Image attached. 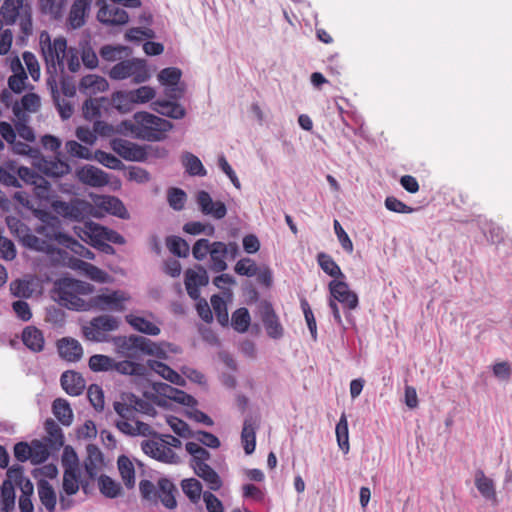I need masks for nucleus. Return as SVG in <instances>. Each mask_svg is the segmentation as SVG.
Here are the masks:
<instances>
[{
	"mask_svg": "<svg viewBox=\"0 0 512 512\" xmlns=\"http://www.w3.org/2000/svg\"><path fill=\"white\" fill-rule=\"evenodd\" d=\"M92 291L93 286L89 283L75 279H63L58 284V302L70 310L88 311L89 300H85L84 297L90 295Z\"/></svg>",
	"mask_w": 512,
	"mask_h": 512,
	"instance_id": "nucleus-1",
	"label": "nucleus"
},
{
	"mask_svg": "<svg viewBox=\"0 0 512 512\" xmlns=\"http://www.w3.org/2000/svg\"><path fill=\"white\" fill-rule=\"evenodd\" d=\"M0 14L3 23L13 25L18 22L20 34L18 41L24 43L33 33L32 11L28 4H24V0H4Z\"/></svg>",
	"mask_w": 512,
	"mask_h": 512,
	"instance_id": "nucleus-2",
	"label": "nucleus"
},
{
	"mask_svg": "<svg viewBox=\"0 0 512 512\" xmlns=\"http://www.w3.org/2000/svg\"><path fill=\"white\" fill-rule=\"evenodd\" d=\"M173 124L161 117L148 112H137L134 115L132 131L138 138L147 141H161L166 133L172 130Z\"/></svg>",
	"mask_w": 512,
	"mask_h": 512,
	"instance_id": "nucleus-3",
	"label": "nucleus"
},
{
	"mask_svg": "<svg viewBox=\"0 0 512 512\" xmlns=\"http://www.w3.org/2000/svg\"><path fill=\"white\" fill-rule=\"evenodd\" d=\"M41 53L49 74L63 73L65 69V56L67 41L64 37H57L53 41L47 31H42L39 37Z\"/></svg>",
	"mask_w": 512,
	"mask_h": 512,
	"instance_id": "nucleus-4",
	"label": "nucleus"
},
{
	"mask_svg": "<svg viewBox=\"0 0 512 512\" xmlns=\"http://www.w3.org/2000/svg\"><path fill=\"white\" fill-rule=\"evenodd\" d=\"M40 224L36 226L35 232L41 236L40 241L46 242L48 249L38 250L52 254L55 251V244L61 245L68 234L63 232L62 221L49 212L40 211L39 216Z\"/></svg>",
	"mask_w": 512,
	"mask_h": 512,
	"instance_id": "nucleus-5",
	"label": "nucleus"
},
{
	"mask_svg": "<svg viewBox=\"0 0 512 512\" xmlns=\"http://www.w3.org/2000/svg\"><path fill=\"white\" fill-rule=\"evenodd\" d=\"M109 77L113 80L131 78L133 83L140 84L150 78V73L145 60L133 58L115 64L109 71Z\"/></svg>",
	"mask_w": 512,
	"mask_h": 512,
	"instance_id": "nucleus-6",
	"label": "nucleus"
},
{
	"mask_svg": "<svg viewBox=\"0 0 512 512\" xmlns=\"http://www.w3.org/2000/svg\"><path fill=\"white\" fill-rule=\"evenodd\" d=\"M118 326L119 322L116 317L101 315L94 317L87 325L83 326L82 331L86 339L104 342L107 340V333L115 331Z\"/></svg>",
	"mask_w": 512,
	"mask_h": 512,
	"instance_id": "nucleus-7",
	"label": "nucleus"
},
{
	"mask_svg": "<svg viewBox=\"0 0 512 512\" xmlns=\"http://www.w3.org/2000/svg\"><path fill=\"white\" fill-rule=\"evenodd\" d=\"M127 300V294L120 290L102 292L89 299V310L122 312Z\"/></svg>",
	"mask_w": 512,
	"mask_h": 512,
	"instance_id": "nucleus-8",
	"label": "nucleus"
},
{
	"mask_svg": "<svg viewBox=\"0 0 512 512\" xmlns=\"http://www.w3.org/2000/svg\"><path fill=\"white\" fill-rule=\"evenodd\" d=\"M51 207L58 215L74 221H82L91 209L89 203L78 198H74L70 202L55 200Z\"/></svg>",
	"mask_w": 512,
	"mask_h": 512,
	"instance_id": "nucleus-9",
	"label": "nucleus"
},
{
	"mask_svg": "<svg viewBox=\"0 0 512 512\" xmlns=\"http://www.w3.org/2000/svg\"><path fill=\"white\" fill-rule=\"evenodd\" d=\"M141 447L146 455L157 461L170 464L178 462V456L165 444L162 436L144 440Z\"/></svg>",
	"mask_w": 512,
	"mask_h": 512,
	"instance_id": "nucleus-10",
	"label": "nucleus"
},
{
	"mask_svg": "<svg viewBox=\"0 0 512 512\" xmlns=\"http://www.w3.org/2000/svg\"><path fill=\"white\" fill-rule=\"evenodd\" d=\"M9 229L19 238L22 244L33 250H47L48 245L39 240V236L30 233L29 228L21 220L11 218L7 221Z\"/></svg>",
	"mask_w": 512,
	"mask_h": 512,
	"instance_id": "nucleus-11",
	"label": "nucleus"
},
{
	"mask_svg": "<svg viewBox=\"0 0 512 512\" xmlns=\"http://www.w3.org/2000/svg\"><path fill=\"white\" fill-rule=\"evenodd\" d=\"M116 352L126 358H137L139 352L143 353L145 337L138 335L117 336L113 338Z\"/></svg>",
	"mask_w": 512,
	"mask_h": 512,
	"instance_id": "nucleus-12",
	"label": "nucleus"
},
{
	"mask_svg": "<svg viewBox=\"0 0 512 512\" xmlns=\"http://www.w3.org/2000/svg\"><path fill=\"white\" fill-rule=\"evenodd\" d=\"M98 5H101L97 13V19L110 26L124 25L128 22V13L117 6L108 5L104 0H98Z\"/></svg>",
	"mask_w": 512,
	"mask_h": 512,
	"instance_id": "nucleus-13",
	"label": "nucleus"
},
{
	"mask_svg": "<svg viewBox=\"0 0 512 512\" xmlns=\"http://www.w3.org/2000/svg\"><path fill=\"white\" fill-rule=\"evenodd\" d=\"M329 290L331 296L345 309L354 310L358 306V296L350 290L346 282L333 280L329 283Z\"/></svg>",
	"mask_w": 512,
	"mask_h": 512,
	"instance_id": "nucleus-14",
	"label": "nucleus"
},
{
	"mask_svg": "<svg viewBox=\"0 0 512 512\" xmlns=\"http://www.w3.org/2000/svg\"><path fill=\"white\" fill-rule=\"evenodd\" d=\"M196 202L204 215L211 216L214 219H223L227 214L226 205L222 201H213L207 191H198L196 194Z\"/></svg>",
	"mask_w": 512,
	"mask_h": 512,
	"instance_id": "nucleus-15",
	"label": "nucleus"
},
{
	"mask_svg": "<svg viewBox=\"0 0 512 512\" xmlns=\"http://www.w3.org/2000/svg\"><path fill=\"white\" fill-rule=\"evenodd\" d=\"M112 150L128 161H144L147 153L145 149L125 139H114L111 142Z\"/></svg>",
	"mask_w": 512,
	"mask_h": 512,
	"instance_id": "nucleus-16",
	"label": "nucleus"
},
{
	"mask_svg": "<svg viewBox=\"0 0 512 512\" xmlns=\"http://www.w3.org/2000/svg\"><path fill=\"white\" fill-rule=\"evenodd\" d=\"M78 180L91 187H103L109 183L106 172L93 165H85L76 170Z\"/></svg>",
	"mask_w": 512,
	"mask_h": 512,
	"instance_id": "nucleus-17",
	"label": "nucleus"
},
{
	"mask_svg": "<svg viewBox=\"0 0 512 512\" xmlns=\"http://www.w3.org/2000/svg\"><path fill=\"white\" fill-rule=\"evenodd\" d=\"M57 253L61 257L63 265L76 271H82L92 279H99V276L103 273L102 270L96 266L74 256H70L65 250L58 249Z\"/></svg>",
	"mask_w": 512,
	"mask_h": 512,
	"instance_id": "nucleus-18",
	"label": "nucleus"
},
{
	"mask_svg": "<svg viewBox=\"0 0 512 512\" xmlns=\"http://www.w3.org/2000/svg\"><path fill=\"white\" fill-rule=\"evenodd\" d=\"M208 283V276L204 269H200V271H195L189 269L185 273V287L188 295L193 300H198L200 298V290L201 286H205Z\"/></svg>",
	"mask_w": 512,
	"mask_h": 512,
	"instance_id": "nucleus-19",
	"label": "nucleus"
},
{
	"mask_svg": "<svg viewBox=\"0 0 512 512\" xmlns=\"http://www.w3.org/2000/svg\"><path fill=\"white\" fill-rule=\"evenodd\" d=\"M21 340L25 347L34 353L44 350L45 338L43 332L36 326H26L22 331Z\"/></svg>",
	"mask_w": 512,
	"mask_h": 512,
	"instance_id": "nucleus-20",
	"label": "nucleus"
},
{
	"mask_svg": "<svg viewBox=\"0 0 512 512\" xmlns=\"http://www.w3.org/2000/svg\"><path fill=\"white\" fill-rule=\"evenodd\" d=\"M92 2L93 0H74L67 19L71 28L77 29L85 24Z\"/></svg>",
	"mask_w": 512,
	"mask_h": 512,
	"instance_id": "nucleus-21",
	"label": "nucleus"
},
{
	"mask_svg": "<svg viewBox=\"0 0 512 512\" xmlns=\"http://www.w3.org/2000/svg\"><path fill=\"white\" fill-rule=\"evenodd\" d=\"M82 233H91L92 235L99 237L100 239H104L107 242H111L114 244L123 245L126 242L125 238L118 232L103 227L94 222H86L82 229Z\"/></svg>",
	"mask_w": 512,
	"mask_h": 512,
	"instance_id": "nucleus-22",
	"label": "nucleus"
},
{
	"mask_svg": "<svg viewBox=\"0 0 512 512\" xmlns=\"http://www.w3.org/2000/svg\"><path fill=\"white\" fill-rule=\"evenodd\" d=\"M59 355L69 361L76 362L82 358L83 348L81 344L73 338H62L57 342Z\"/></svg>",
	"mask_w": 512,
	"mask_h": 512,
	"instance_id": "nucleus-23",
	"label": "nucleus"
},
{
	"mask_svg": "<svg viewBox=\"0 0 512 512\" xmlns=\"http://www.w3.org/2000/svg\"><path fill=\"white\" fill-rule=\"evenodd\" d=\"M64 391L71 396H79L85 389V380L75 371H65L60 378Z\"/></svg>",
	"mask_w": 512,
	"mask_h": 512,
	"instance_id": "nucleus-24",
	"label": "nucleus"
},
{
	"mask_svg": "<svg viewBox=\"0 0 512 512\" xmlns=\"http://www.w3.org/2000/svg\"><path fill=\"white\" fill-rule=\"evenodd\" d=\"M95 204L99 208L105 210L106 212L114 216H117L122 219L129 218V213L126 207L124 206L123 202L117 197L109 195L99 196L96 199Z\"/></svg>",
	"mask_w": 512,
	"mask_h": 512,
	"instance_id": "nucleus-25",
	"label": "nucleus"
},
{
	"mask_svg": "<svg viewBox=\"0 0 512 512\" xmlns=\"http://www.w3.org/2000/svg\"><path fill=\"white\" fill-rule=\"evenodd\" d=\"M152 109L158 114L172 119H183L186 116L185 108L170 100H156L152 103Z\"/></svg>",
	"mask_w": 512,
	"mask_h": 512,
	"instance_id": "nucleus-26",
	"label": "nucleus"
},
{
	"mask_svg": "<svg viewBox=\"0 0 512 512\" xmlns=\"http://www.w3.org/2000/svg\"><path fill=\"white\" fill-rule=\"evenodd\" d=\"M257 421L253 417L244 420L241 432V442L246 454H252L256 448Z\"/></svg>",
	"mask_w": 512,
	"mask_h": 512,
	"instance_id": "nucleus-27",
	"label": "nucleus"
},
{
	"mask_svg": "<svg viewBox=\"0 0 512 512\" xmlns=\"http://www.w3.org/2000/svg\"><path fill=\"white\" fill-rule=\"evenodd\" d=\"M147 364L152 371L160 375L165 380L171 382L172 384L177 386L186 385L185 379L165 363L157 360H149Z\"/></svg>",
	"mask_w": 512,
	"mask_h": 512,
	"instance_id": "nucleus-28",
	"label": "nucleus"
},
{
	"mask_svg": "<svg viewBox=\"0 0 512 512\" xmlns=\"http://www.w3.org/2000/svg\"><path fill=\"white\" fill-rule=\"evenodd\" d=\"M39 169L46 176L62 177L70 172L71 167L66 161L54 158L49 160L42 159L39 163Z\"/></svg>",
	"mask_w": 512,
	"mask_h": 512,
	"instance_id": "nucleus-29",
	"label": "nucleus"
},
{
	"mask_svg": "<svg viewBox=\"0 0 512 512\" xmlns=\"http://www.w3.org/2000/svg\"><path fill=\"white\" fill-rule=\"evenodd\" d=\"M262 322L267 334L274 339H278L283 335V327L270 304L265 306L262 315Z\"/></svg>",
	"mask_w": 512,
	"mask_h": 512,
	"instance_id": "nucleus-30",
	"label": "nucleus"
},
{
	"mask_svg": "<svg viewBox=\"0 0 512 512\" xmlns=\"http://www.w3.org/2000/svg\"><path fill=\"white\" fill-rule=\"evenodd\" d=\"M210 268L214 272H223L227 269L226 260L228 256L226 254L225 243L221 241H215L212 243V249L210 251Z\"/></svg>",
	"mask_w": 512,
	"mask_h": 512,
	"instance_id": "nucleus-31",
	"label": "nucleus"
},
{
	"mask_svg": "<svg viewBox=\"0 0 512 512\" xmlns=\"http://www.w3.org/2000/svg\"><path fill=\"white\" fill-rule=\"evenodd\" d=\"M38 497L41 504L48 512H54L57 503V497L52 485L45 479L37 482Z\"/></svg>",
	"mask_w": 512,
	"mask_h": 512,
	"instance_id": "nucleus-32",
	"label": "nucleus"
},
{
	"mask_svg": "<svg viewBox=\"0 0 512 512\" xmlns=\"http://www.w3.org/2000/svg\"><path fill=\"white\" fill-rule=\"evenodd\" d=\"M175 492L176 487L170 480L161 478L158 481L157 499L168 509H173L177 505Z\"/></svg>",
	"mask_w": 512,
	"mask_h": 512,
	"instance_id": "nucleus-33",
	"label": "nucleus"
},
{
	"mask_svg": "<svg viewBox=\"0 0 512 512\" xmlns=\"http://www.w3.org/2000/svg\"><path fill=\"white\" fill-rule=\"evenodd\" d=\"M13 75L8 78V86L14 93H21L25 88L26 72L18 58L12 61Z\"/></svg>",
	"mask_w": 512,
	"mask_h": 512,
	"instance_id": "nucleus-34",
	"label": "nucleus"
},
{
	"mask_svg": "<svg viewBox=\"0 0 512 512\" xmlns=\"http://www.w3.org/2000/svg\"><path fill=\"white\" fill-rule=\"evenodd\" d=\"M52 412L63 426H70L73 422V411L67 400L57 398L53 401Z\"/></svg>",
	"mask_w": 512,
	"mask_h": 512,
	"instance_id": "nucleus-35",
	"label": "nucleus"
},
{
	"mask_svg": "<svg viewBox=\"0 0 512 512\" xmlns=\"http://www.w3.org/2000/svg\"><path fill=\"white\" fill-rule=\"evenodd\" d=\"M125 319L127 323H129L135 330L141 333L151 336H156L160 333V328L155 323L145 319L144 317L130 314L127 315Z\"/></svg>",
	"mask_w": 512,
	"mask_h": 512,
	"instance_id": "nucleus-36",
	"label": "nucleus"
},
{
	"mask_svg": "<svg viewBox=\"0 0 512 512\" xmlns=\"http://www.w3.org/2000/svg\"><path fill=\"white\" fill-rule=\"evenodd\" d=\"M80 90L87 94H94L105 91L108 87L107 81L97 75H86L80 81Z\"/></svg>",
	"mask_w": 512,
	"mask_h": 512,
	"instance_id": "nucleus-37",
	"label": "nucleus"
},
{
	"mask_svg": "<svg viewBox=\"0 0 512 512\" xmlns=\"http://www.w3.org/2000/svg\"><path fill=\"white\" fill-rule=\"evenodd\" d=\"M122 480L128 488L135 485V469L132 461L127 456H120L117 461Z\"/></svg>",
	"mask_w": 512,
	"mask_h": 512,
	"instance_id": "nucleus-38",
	"label": "nucleus"
},
{
	"mask_svg": "<svg viewBox=\"0 0 512 512\" xmlns=\"http://www.w3.org/2000/svg\"><path fill=\"white\" fill-rule=\"evenodd\" d=\"M182 163L186 172L191 176H205L207 174L200 159L192 153H185L182 156Z\"/></svg>",
	"mask_w": 512,
	"mask_h": 512,
	"instance_id": "nucleus-39",
	"label": "nucleus"
},
{
	"mask_svg": "<svg viewBox=\"0 0 512 512\" xmlns=\"http://www.w3.org/2000/svg\"><path fill=\"white\" fill-rule=\"evenodd\" d=\"M336 438L338 442L339 448L344 452L348 453L349 451V431H348V421L345 413H342L339 422L336 425Z\"/></svg>",
	"mask_w": 512,
	"mask_h": 512,
	"instance_id": "nucleus-40",
	"label": "nucleus"
},
{
	"mask_svg": "<svg viewBox=\"0 0 512 512\" xmlns=\"http://www.w3.org/2000/svg\"><path fill=\"white\" fill-rule=\"evenodd\" d=\"M156 95L154 88L141 86L135 90L128 91L124 97H128L134 104H143L151 101Z\"/></svg>",
	"mask_w": 512,
	"mask_h": 512,
	"instance_id": "nucleus-41",
	"label": "nucleus"
},
{
	"mask_svg": "<svg viewBox=\"0 0 512 512\" xmlns=\"http://www.w3.org/2000/svg\"><path fill=\"white\" fill-rule=\"evenodd\" d=\"M317 261L321 269L329 276L335 278L343 277L340 267L330 255L321 252L317 256Z\"/></svg>",
	"mask_w": 512,
	"mask_h": 512,
	"instance_id": "nucleus-42",
	"label": "nucleus"
},
{
	"mask_svg": "<svg viewBox=\"0 0 512 512\" xmlns=\"http://www.w3.org/2000/svg\"><path fill=\"white\" fill-rule=\"evenodd\" d=\"M99 489L104 496L108 498H116L120 495L122 487L109 476L102 475L99 478Z\"/></svg>",
	"mask_w": 512,
	"mask_h": 512,
	"instance_id": "nucleus-43",
	"label": "nucleus"
},
{
	"mask_svg": "<svg viewBox=\"0 0 512 512\" xmlns=\"http://www.w3.org/2000/svg\"><path fill=\"white\" fill-rule=\"evenodd\" d=\"M65 150L70 157L90 160L93 159V154L90 149L83 146L75 140H70L65 143Z\"/></svg>",
	"mask_w": 512,
	"mask_h": 512,
	"instance_id": "nucleus-44",
	"label": "nucleus"
},
{
	"mask_svg": "<svg viewBox=\"0 0 512 512\" xmlns=\"http://www.w3.org/2000/svg\"><path fill=\"white\" fill-rule=\"evenodd\" d=\"M166 246L171 253L178 257H187L189 255L190 247L188 243L181 237H167Z\"/></svg>",
	"mask_w": 512,
	"mask_h": 512,
	"instance_id": "nucleus-45",
	"label": "nucleus"
},
{
	"mask_svg": "<svg viewBox=\"0 0 512 512\" xmlns=\"http://www.w3.org/2000/svg\"><path fill=\"white\" fill-rule=\"evenodd\" d=\"M161 385H162V390H163L164 394L168 398H170L180 404L187 405V406L195 403V399L191 395L187 394L186 392H184L182 390H178L176 388H173L172 386H170L168 384H161Z\"/></svg>",
	"mask_w": 512,
	"mask_h": 512,
	"instance_id": "nucleus-46",
	"label": "nucleus"
},
{
	"mask_svg": "<svg viewBox=\"0 0 512 512\" xmlns=\"http://www.w3.org/2000/svg\"><path fill=\"white\" fill-rule=\"evenodd\" d=\"M89 368L94 372L113 370L114 359L102 354H95L89 359Z\"/></svg>",
	"mask_w": 512,
	"mask_h": 512,
	"instance_id": "nucleus-47",
	"label": "nucleus"
},
{
	"mask_svg": "<svg viewBox=\"0 0 512 512\" xmlns=\"http://www.w3.org/2000/svg\"><path fill=\"white\" fill-rule=\"evenodd\" d=\"M181 485L183 492L191 500V502L197 503L200 500L202 485L197 479H185L182 481Z\"/></svg>",
	"mask_w": 512,
	"mask_h": 512,
	"instance_id": "nucleus-48",
	"label": "nucleus"
},
{
	"mask_svg": "<svg viewBox=\"0 0 512 512\" xmlns=\"http://www.w3.org/2000/svg\"><path fill=\"white\" fill-rule=\"evenodd\" d=\"M250 320V314L246 308H239L232 314V326L238 332L247 331Z\"/></svg>",
	"mask_w": 512,
	"mask_h": 512,
	"instance_id": "nucleus-49",
	"label": "nucleus"
},
{
	"mask_svg": "<svg viewBox=\"0 0 512 512\" xmlns=\"http://www.w3.org/2000/svg\"><path fill=\"white\" fill-rule=\"evenodd\" d=\"M181 70L176 67L165 68L158 74V80L165 86H176L181 78Z\"/></svg>",
	"mask_w": 512,
	"mask_h": 512,
	"instance_id": "nucleus-50",
	"label": "nucleus"
},
{
	"mask_svg": "<svg viewBox=\"0 0 512 512\" xmlns=\"http://www.w3.org/2000/svg\"><path fill=\"white\" fill-rule=\"evenodd\" d=\"M211 305L216 315L217 321L221 325H227L228 323V311L226 302L219 295H213L211 297Z\"/></svg>",
	"mask_w": 512,
	"mask_h": 512,
	"instance_id": "nucleus-51",
	"label": "nucleus"
},
{
	"mask_svg": "<svg viewBox=\"0 0 512 512\" xmlns=\"http://www.w3.org/2000/svg\"><path fill=\"white\" fill-rule=\"evenodd\" d=\"M44 429L52 443L60 446L63 445L64 435L62 429L52 418H49L45 421Z\"/></svg>",
	"mask_w": 512,
	"mask_h": 512,
	"instance_id": "nucleus-52",
	"label": "nucleus"
},
{
	"mask_svg": "<svg viewBox=\"0 0 512 512\" xmlns=\"http://www.w3.org/2000/svg\"><path fill=\"white\" fill-rule=\"evenodd\" d=\"M114 409L116 413L122 418L121 420H134L136 419L135 406L130 403L128 394L123 397V402H115Z\"/></svg>",
	"mask_w": 512,
	"mask_h": 512,
	"instance_id": "nucleus-53",
	"label": "nucleus"
},
{
	"mask_svg": "<svg viewBox=\"0 0 512 512\" xmlns=\"http://www.w3.org/2000/svg\"><path fill=\"white\" fill-rule=\"evenodd\" d=\"M83 116L87 120H94L101 116V101L97 98H90L86 100L83 104Z\"/></svg>",
	"mask_w": 512,
	"mask_h": 512,
	"instance_id": "nucleus-54",
	"label": "nucleus"
},
{
	"mask_svg": "<svg viewBox=\"0 0 512 512\" xmlns=\"http://www.w3.org/2000/svg\"><path fill=\"white\" fill-rule=\"evenodd\" d=\"M475 485L481 495L485 498L490 499L495 496L493 481L486 477L483 472H480L476 476Z\"/></svg>",
	"mask_w": 512,
	"mask_h": 512,
	"instance_id": "nucleus-55",
	"label": "nucleus"
},
{
	"mask_svg": "<svg viewBox=\"0 0 512 512\" xmlns=\"http://www.w3.org/2000/svg\"><path fill=\"white\" fill-rule=\"evenodd\" d=\"M93 159L110 169H120L122 167V162L120 159H118L113 154L102 150H96L93 155Z\"/></svg>",
	"mask_w": 512,
	"mask_h": 512,
	"instance_id": "nucleus-56",
	"label": "nucleus"
},
{
	"mask_svg": "<svg viewBox=\"0 0 512 512\" xmlns=\"http://www.w3.org/2000/svg\"><path fill=\"white\" fill-rule=\"evenodd\" d=\"M63 490L67 495H74L79 490V479L76 472L67 469L63 475Z\"/></svg>",
	"mask_w": 512,
	"mask_h": 512,
	"instance_id": "nucleus-57",
	"label": "nucleus"
},
{
	"mask_svg": "<svg viewBox=\"0 0 512 512\" xmlns=\"http://www.w3.org/2000/svg\"><path fill=\"white\" fill-rule=\"evenodd\" d=\"M3 512H8L13 506L15 501L14 487L9 480L4 481L1 486Z\"/></svg>",
	"mask_w": 512,
	"mask_h": 512,
	"instance_id": "nucleus-58",
	"label": "nucleus"
},
{
	"mask_svg": "<svg viewBox=\"0 0 512 512\" xmlns=\"http://www.w3.org/2000/svg\"><path fill=\"white\" fill-rule=\"evenodd\" d=\"M186 450L192 456L191 463L204 462L210 458V453L198 443H186Z\"/></svg>",
	"mask_w": 512,
	"mask_h": 512,
	"instance_id": "nucleus-59",
	"label": "nucleus"
},
{
	"mask_svg": "<svg viewBox=\"0 0 512 512\" xmlns=\"http://www.w3.org/2000/svg\"><path fill=\"white\" fill-rule=\"evenodd\" d=\"M212 243L208 239H198L192 247V255L196 260L202 261L210 254Z\"/></svg>",
	"mask_w": 512,
	"mask_h": 512,
	"instance_id": "nucleus-60",
	"label": "nucleus"
},
{
	"mask_svg": "<svg viewBox=\"0 0 512 512\" xmlns=\"http://www.w3.org/2000/svg\"><path fill=\"white\" fill-rule=\"evenodd\" d=\"M168 203L174 210H182L186 202V193L179 188H171L168 191Z\"/></svg>",
	"mask_w": 512,
	"mask_h": 512,
	"instance_id": "nucleus-61",
	"label": "nucleus"
},
{
	"mask_svg": "<svg viewBox=\"0 0 512 512\" xmlns=\"http://www.w3.org/2000/svg\"><path fill=\"white\" fill-rule=\"evenodd\" d=\"M87 396L92 406L100 411L104 408V394L102 388L96 384L89 386Z\"/></svg>",
	"mask_w": 512,
	"mask_h": 512,
	"instance_id": "nucleus-62",
	"label": "nucleus"
},
{
	"mask_svg": "<svg viewBox=\"0 0 512 512\" xmlns=\"http://www.w3.org/2000/svg\"><path fill=\"white\" fill-rule=\"evenodd\" d=\"M234 269L238 275L252 277L256 275L258 267L252 259L243 258L236 263Z\"/></svg>",
	"mask_w": 512,
	"mask_h": 512,
	"instance_id": "nucleus-63",
	"label": "nucleus"
},
{
	"mask_svg": "<svg viewBox=\"0 0 512 512\" xmlns=\"http://www.w3.org/2000/svg\"><path fill=\"white\" fill-rule=\"evenodd\" d=\"M32 452L30 460L33 464H40L45 462L49 457L48 449L45 445H43L40 441H33Z\"/></svg>",
	"mask_w": 512,
	"mask_h": 512,
	"instance_id": "nucleus-64",
	"label": "nucleus"
}]
</instances>
